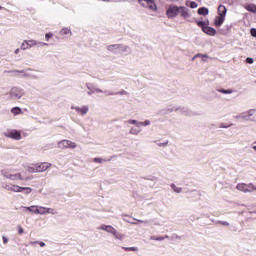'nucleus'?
<instances>
[{"mask_svg": "<svg viewBox=\"0 0 256 256\" xmlns=\"http://www.w3.org/2000/svg\"><path fill=\"white\" fill-rule=\"evenodd\" d=\"M225 23V16L217 15L214 19V27H221Z\"/></svg>", "mask_w": 256, "mask_h": 256, "instance_id": "6ab92c4d", "label": "nucleus"}, {"mask_svg": "<svg viewBox=\"0 0 256 256\" xmlns=\"http://www.w3.org/2000/svg\"><path fill=\"white\" fill-rule=\"evenodd\" d=\"M179 15L187 21L191 17V11L185 6H180Z\"/></svg>", "mask_w": 256, "mask_h": 256, "instance_id": "4468645a", "label": "nucleus"}, {"mask_svg": "<svg viewBox=\"0 0 256 256\" xmlns=\"http://www.w3.org/2000/svg\"><path fill=\"white\" fill-rule=\"evenodd\" d=\"M35 243H38L40 245V247H45V242H30V245H35Z\"/></svg>", "mask_w": 256, "mask_h": 256, "instance_id": "ea45409f", "label": "nucleus"}, {"mask_svg": "<svg viewBox=\"0 0 256 256\" xmlns=\"http://www.w3.org/2000/svg\"><path fill=\"white\" fill-rule=\"evenodd\" d=\"M59 149H77V143L71 140H62L58 142Z\"/></svg>", "mask_w": 256, "mask_h": 256, "instance_id": "1a4fd4ad", "label": "nucleus"}, {"mask_svg": "<svg viewBox=\"0 0 256 256\" xmlns=\"http://www.w3.org/2000/svg\"><path fill=\"white\" fill-rule=\"evenodd\" d=\"M122 53H131V48L129 46H122V50H120Z\"/></svg>", "mask_w": 256, "mask_h": 256, "instance_id": "e433bc0d", "label": "nucleus"}, {"mask_svg": "<svg viewBox=\"0 0 256 256\" xmlns=\"http://www.w3.org/2000/svg\"><path fill=\"white\" fill-rule=\"evenodd\" d=\"M236 189L238 191H242V193H253V191H255V185H253V183H249V184L239 183L236 186Z\"/></svg>", "mask_w": 256, "mask_h": 256, "instance_id": "6e6552de", "label": "nucleus"}, {"mask_svg": "<svg viewBox=\"0 0 256 256\" xmlns=\"http://www.w3.org/2000/svg\"><path fill=\"white\" fill-rule=\"evenodd\" d=\"M60 35L62 37H71V35H73V32L71 31V28L64 27L60 30Z\"/></svg>", "mask_w": 256, "mask_h": 256, "instance_id": "aec40b11", "label": "nucleus"}, {"mask_svg": "<svg viewBox=\"0 0 256 256\" xmlns=\"http://www.w3.org/2000/svg\"><path fill=\"white\" fill-rule=\"evenodd\" d=\"M1 175L9 181H29V177H23V173L21 172L14 173L12 169L2 170Z\"/></svg>", "mask_w": 256, "mask_h": 256, "instance_id": "7ed1b4c3", "label": "nucleus"}, {"mask_svg": "<svg viewBox=\"0 0 256 256\" xmlns=\"http://www.w3.org/2000/svg\"><path fill=\"white\" fill-rule=\"evenodd\" d=\"M20 49L19 48H17L15 51H14V53L16 54V55H19V53H20Z\"/></svg>", "mask_w": 256, "mask_h": 256, "instance_id": "8fccbe9b", "label": "nucleus"}, {"mask_svg": "<svg viewBox=\"0 0 256 256\" xmlns=\"http://www.w3.org/2000/svg\"><path fill=\"white\" fill-rule=\"evenodd\" d=\"M94 163H105V159H103V158H94Z\"/></svg>", "mask_w": 256, "mask_h": 256, "instance_id": "4c0bfd02", "label": "nucleus"}, {"mask_svg": "<svg viewBox=\"0 0 256 256\" xmlns=\"http://www.w3.org/2000/svg\"><path fill=\"white\" fill-rule=\"evenodd\" d=\"M180 6L170 5L166 11V15L169 18L177 17L179 15Z\"/></svg>", "mask_w": 256, "mask_h": 256, "instance_id": "f8f14e48", "label": "nucleus"}, {"mask_svg": "<svg viewBox=\"0 0 256 256\" xmlns=\"http://www.w3.org/2000/svg\"><path fill=\"white\" fill-rule=\"evenodd\" d=\"M51 37H53V33H47V34L45 35L46 41H49V39H51Z\"/></svg>", "mask_w": 256, "mask_h": 256, "instance_id": "c03bdc74", "label": "nucleus"}, {"mask_svg": "<svg viewBox=\"0 0 256 256\" xmlns=\"http://www.w3.org/2000/svg\"><path fill=\"white\" fill-rule=\"evenodd\" d=\"M196 24L198 25V27H201L202 31L204 27H207L209 25V20H196Z\"/></svg>", "mask_w": 256, "mask_h": 256, "instance_id": "5701e85b", "label": "nucleus"}, {"mask_svg": "<svg viewBox=\"0 0 256 256\" xmlns=\"http://www.w3.org/2000/svg\"><path fill=\"white\" fill-rule=\"evenodd\" d=\"M26 171H27L28 173H31V174L37 173V166H36V163H32V164L27 165V166H26Z\"/></svg>", "mask_w": 256, "mask_h": 256, "instance_id": "4be33fe9", "label": "nucleus"}, {"mask_svg": "<svg viewBox=\"0 0 256 256\" xmlns=\"http://www.w3.org/2000/svg\"><path fill=\"white\" fill-rule=\"evenodd\" d=\"M4 245H7L9 243V238L6 236H2Z\"/></svg>", "mask_w": 256, "mask_h": 256, "instance_id": "37998d69", "label": "nucleus"}, {"mask_svg": "<svg viewBox=\"0 0 256 256\" xmlns=\"http://www.w3.org/2000/svg\"><path fill=\"white\" fill-rule=\"evenodd\" d=\"M139 223H143V221H142V220H139Z\"/></svg>", "mask_w": 256, "mask_h": 256, "instance_id": "6e6d98bb", "label": "nucleus"}, {"mask_svg": "<svg viewBox=\"0 0 256 256\" xmlns=\"http://www.w3.org/2000/svg\"><path fill=\"white\" fill-rule=\"evenodd\" d=\"M130 135H139V133H141V130L135 127L130 128L129 131Z\"/></svg>", "mask_w": 256, "mask_h": 256, "instance_id": "72a5a7b5", "label": "nucleus"}, {"mask_svg": "<svg viewBox=\"0 0 256 256\" xmlns=\"http://www.w3.org/2000/svg\"><path fill=\"white\" fill-rule=\"evenodd\" d=\"M168 143H169V142H165V143H163L162 145H163L164 147H167Z\"/></svg>", "mask_w": 256, "mask_h": 256, "instance_id": "864d4df0", "label": "nucleus"}, {"mask_svg": "<svg viewBox=\"0 0 256 256\" xmlns=\"http://www.w3.org/2000/svg\"><path fill=\"white\" fill-rule=\"evenodd\" d=\"M252 149H253V151H255V153H256V145H255V144L252 145Z\"/></svg>", "mask_w": 256, "mask_h": 256, "instance_id": "3c124183", "label": "nucleus"}, {"mask_svg": "<svg viewBox=\"0 0 256 256\" xmlns=\"http://www.w3.org/2000/svg\"><path fill=\"white\" fill-rule=\"evenodd\" d=\"M236 119H242L241 114L237 115Z\"/></svg>", "mask_w": 256, "mask_h": 256, "instance_id": "603ef678", "label": "nucleus"}, {"mask_svg": "<svg viewBox=\"0 0 256 256\" xmlns=\"http://www.w3.org/2000/svg\"><path fill=\"white\" fill-rule=\"evenodd\" d=\"M142 7H146V9H151L152 11L157 10V4H155V0H138Z\"/></svg>", "mask_w": 256, "mask_h": 256, "instance_id": "9b49d317", "label": "nucleus"}, {"mask_svg": "<svg viewBox=\"0 0 256 256\" xmlns=\"http://www.w3.org/2000/svg\"><path fill=\"white\" fill-rule=\"evenodd\" d=\"M100 231H106V233H111L113 235L114 239H117L118 241H123L125 239V234L118 232L113 226L111 225H101L99 227Z\"/></svg>", "mask_w": 256, "mask_h": 256, "instance_id": "20e7f679", "label": "nucleus"}, {"mask_svg": "<svg viewBox=\"0 0 256 256\" xmlns=\"http://www.w3.org/2000/svg\"><path fill=\"white\" fill-rule=\"evenodd\" d=\"M241 117L244 119V121H250L249 111L241 113Z\"/></svg>", "mask_w": 256, "mask_h": 256, "instance_id": "f704fd0d", "label": "nucleus"}, {"mask_svg": "<svg viewBox=\"0 0 256 256\" xmlns=\"http://www.w3.org/2000/svg\"><path fill=\"white\" fill-rule=\"evenodd\" d=\"M217 91H218V93H223V95H231V94H233V89H228V90L218 89Z\"/></svg>", "mask_w": 256, "mask_h": 256, "instance_id": "7c9ffc66", "label": "nucleus"}, {"mask_svg": "<svg viewBox=\"0 0 256 256\" xmlns=\"http://www.w3.org/2000/svg\"><path fill=\"white\" fill-rule=\"evenodd\" d=\"M151 241H165V239H169V236H160V237H155V236H151L150 237Z\"/></svg>", "mask_w": 256, "mask_h": 256, "instance_id": "cd10ccee", "label": "nucleus"}, {"mask_svg": "<svg viewBox=\"0 0 256 256\" xmlns=\"http://www.w3.org/2000/svg\"><path fill=\"white\" fill-rule=\"evenodd\" d=\"M203 33H205L206 35H209L210 37H215V35H217V30H215V28L210 27L209 25L203 28Z\"/></svg>", "mask_w": 256, "mask_h": 256, "instance_id": "f3484780", "label": "nucleus"}, {"mask_svg": "<svg viewBox=\"0 0 256 256\" xmlns=\"http://www.w3.org/2000/svg\"><path fill=\"white\" fill-rule=\"evenodd\" d=\"M50 167L51 163L49 162H38L36 163V173H45Z\"/></svg>", "mask_w": 256, "mask_h": 256, "instance_id": "ddd939ff", "label": "nucleus"}, {"mask_svg": "<svg viewBox=\"0 0 256 256\" xmlns=\"http://www.w3.org/2000/svg\"><path fill=\"white\" fill-rule=\"evenodd\" d=\"M186 6L189 7L190 9H197V7H199V5L196 2H190V1L186 2Z\"/></svg>", "mask_w": 256, "mask_h": 256, "instance_id": "c85d7f7f", "label": "nucleus"}, {"mask_svg": "<svg viewBox=\"0 0 256 256\" xmlns=\"http://www.w3.org/2000/svg\"><path fill=\"white\" fill-rule=\"evenodd\" d=\"M198 15H209V9L202 7L198 9Z\"/></svg>", "mask_w": 256, "mask_h": 256, "instance_id": "bb28decb", "label": "nucleus"}, {"mask_svg": "<svg viewBox=\"0 0 256 256\" xmlns=\"http://www.w3.org/2000/svg\"><path fill=\"white\" fill-rule=\"evenodd\" d=\"M128 125H135V127H141V122L134 120V119H129L127 121Z\"/></svg>", "mask_w": 256, "mask_h": 256, "instance_id": "a878e982", "label": "nucleus"}, {"mask_svg": "<svg viewBox=\"0 0 256 256\" xmlns=\"http://www.w3.org/2000/svg\"><path fill=\"white\" fill-rule=\"evenodd\" d=\"M114 95H127V91L122 90V91H120L118 93H114Z\"/></svg>", "mask_w": 256, "mask_h": 256, "instance_id": "a18cd8bd", "label": "nucleus"}, {"mask_svg": "<svg viewBox=\"0 0 256 256\" xmlns=\"http://www.w3.org/2000/svg\"><path fill=\"white\" fill-rule=\"evenodd\" d=\"M171 189L174 191V193H183V188L177 187V185L172 184Z\"/></svg>", "mask_w": 256, "mask_h": 256, "instance_id": "2f4dec72", "label": "nucleus"}, {"mask_svg": "<svg viewBox=\"0 0 256 256\" xmlns=\"http://www.w3.org/2000/svg\"><path fill=\"white\" fill-rule=\"evenodd\" d=\"M20 47H21L22 51H27V49H31L29 47V42H27V40H24Z\"/></svg>", "mask_w": 256, "mask_h": 256, "instance_id": "473e14b6", "label": "nucleus"}, {"mask_svg": "<svg viewBox=\"0 0 256 256\" xmlns=\"http://www.w3.org/2000/svg\"><path fill=\"white\" fill-rule=\"evenodd\" d=\"M24 96L25 90L23 88L12 87L9 91V97L14 101H19V99H22Z\"/></svg>", "mask_w": 256, "mask_h": 256, "instance_id": "39448f33", "label": "nucleus"}, {"mask_svg": "<svg viewBox=\"0 0 256 256\" xmlns=\"http://www.w3.org/2000/svg\"><path fill=\"white\" fill-rule=\"evenodd\" d=\"M248 117H250V121H256V109L249 110Z\"/></svg>", "mask_w": 256, "mask_h": 256, "instance_id": "b1692460", "label": "nucleus"}, {"mask_svg": "<svg viewBox=\"0 0 256 256\" xmlns=\"http://www.w3.org/2000/svg\"><path fill=\"white\" fill-rule=\"evenodd\" d=\"M247 11H250V13H256V5L255 4H250L245 7Z\"/></svg>", "mask_w": 256, "mask_h": 256, "instance_id": "c756f323", "label": "nucleus"}, {"mask_svg": "<svg viewBox=\"0 0 256 256\" xmlns=\"http://www.w3.org/2000/svg\"><path fill=\"white\" fill-rule=\"evenodd\" d=\"M220 225H223L224 227H229V222L227 221H219Z\"/></svg>", "mask_w": 256, "mask_h": 256, "instance_id": "79ce46f5", "label": "nucleus"}, {"mask_svg": "<svg viewBox=\"0 0 256 256\" xmlns=\"http://www.w3.org/2000/svg\"><path fill=\"white\" fill-rule=\"evenodd\" d=\"M26 41L28 42V47H30V49H33V47H37V45H40L41 47L47 46V43L39 42L34 39H30V40H26Z\"/></svg>", "mask_w": 256, "mask_h": 256, "instance_id": "dca6fc26", "label": "nucleus"}, {"mask_svg": "<svg viewBox=\"0 0 256 256\" xmlns=\"http://www.w3.org/2000/svg\"><path fill=\"white\" fill-rule=\"evenodd\" d=\"M121 50H123V45L120 44L108 46V51H112V53H121Z\"/></svg>", "mask_w": 256, "mask_h": 256, "instance_id": "a211bd4d", "label": "nucleus"}, {"mask_svg": "<svg viewBox=\"0 0 256 256\" xmlns=\"http://www.w3.org/2000/svg\"><path fill=\"white\" fill-rule=\"evenodd\" d=\"M171 1H173V2H177V1H179V0H171Z\"/></svg>", "mask_w": 256, "mask_h": 256, "instance_id": "5fc2aeb1", "label": "nucleus"}, {"mask_svg": "<svg viewBox=\"0 0 256 256\" xmlns=\"http://www.w3.org/2000/svg\"><path fill=\"white\" fill-rule=\"evenodd\" d=\"M4 137H7L8 139H13L14 141H21L23 139V136H21V131L16 129L4 132Z\"/></svg>", "mask_w": 256, "mask_h": 256, "instance_id": "0eeeda50", "label": "nucleus"}, {"mask_svg": "<svg viewBox=\"0 0 256 256\" xmlns=\"http://www.w3.org/2000/svg\"><path fill=\"white\" fill-rule=\"evenodd\" d=\"M217 15L227 17V7H225L224 5H219Z\"/></svg>", "mask_w": 256, "mask_h": 256, "instance_id": "412c9836", "label": "nucleus"}, {"mask_svg": "<svg viewBox=\"0 0 256 256\" xmlns=\"http://www.w3.org/2000/svg\"><path fill=\"white\" fill-rule=\"evenodd\" d=\"M196 57H201V59H205V58H207L208 56H207V54H196V55L194 56V59H196Z\"/></svg>", "mask_w": 256, "mask_h": 256, "instance_id": "58836bf2", "label": "nucleus"}, {"mask_svg": "<svg viewBox=\"0 0 256 256\" xmlns=\"http://www.w3.org/2000/svg\"><path fill=\"white\" fill-rule=\"evenodd\" d=\"M125 251H137V247H125Z\"/></svg>", "mask_w": 256, "mask_h": 256, "instance_id": "a19ab883", "label": "nucleus"}, {"mask_svg": "<svg viewBox=\"0 0 256 256\" xmlns=\"http://www.w3.org/2000/svg\"><path fill=\"white\" fill-rule=\"evenodd\" d=\"M246 62L249 63L250 65H252V63H253V58H247V59H246Z\"/></svg>", "mask_w": 256, "mask_h": 256, "instance_id": "09e8293b", "label": "nucleus"}, {"mask_svg": "<svg viewBox=\"0 0 256 256\" xmlns=\"http://www.w3.org/2000/svg\"><path fill=\"white\" fill-rule=\"evenodd\" d=\"M11 113L12 115H21V113H23V110H21V108L19 107H13L11 109Z\"/></svg>", "mask_w": 256, "mask_h": 256, "instance_id": "393cba45", "label": "nucleus"}, {"mask_svg": "<svg viewBox=\"0 0 256 256\" xmlns=\"http://www.w3.org/2000/svg\"><path fill=\"white\" fill-rule=\"evenodd\" d=\"M18 233H19V235H23V233H24L23 227L18 226Z\"/></svg>", "mask_w": 256, "mask_h": 256, "instance_id": "49530a36", "label": "nucleus"}, {"mask_svg": "<svg viewBox=\"0 0 256 256\" xmlns=\"http://www.w3.org/2000/svg\"><path fill=\"white\" fill-rule=\"evenodd\" d=\"M71 109L76 111L77 115H80V117H85V115L89 113V105L71 106Z\"/></svg>", "mask_w": 256, "mask_h": 256, "instance_id": "9d476101", "label": "nucleus"}, {"mask_svg": "<svg viewBox=\"0 0 256 256\" xmlns=\"http://www.w3.org/2000/svg\"><path fill=\"white\" fill-rule=\"evenodd\" d=\"M26 211L33 213L34 215H57V210L54 208H47L39 205H32L30 207H23Z\"/></svg>", "mask_w": 256, "mask_h": 256, "instance_id": "f03ea898", "label": "nucleus"}, {"mask_svg": "<svg viewBox=\"0 0 256 256\" xmlns=\"http://www.w3.org/2000/svg\"><path fill=\"white\" fill-rule=\"evenodd\" d=\"M2 189H4L5 191H10L11 193H25V195L33 193V188L19 186L11 182L2 183Z\"/></svg>", "mask_w": 256, "mask_h": 256, "instance_id": "f257e3e1", "label": "nucleus"}, {"mask_svg": "<svg viewBox=\"0 0 256 256\" xmlns=\"http://www.w3.org/2000/svg\"><path fill=\"white\" fill-rule=\"evenodd\" d=\"M254 191H256V187L254 186Z\"/></svg>", "mask_w": 256, "mask_h": 256, "instance_id": "4d7b16f0", "label": "nucleus"}, {"mask_svg": "<svg viewBox=\"0 0 256 256\" xmlns=\"http://www.w3.org/2000/svg\"><path fill=\"white\" fill-rule=\"evenodd\" d=\"M86 89H88L87 94L88 95H99V93H103V95H105V97H109L111 95H115V92H111V91H103L101 90V88H92L91 84H86Z\"/></svg>", "mask_w": 256, "mask_h": 256, "instance_id": "423d86ee", "label": "nucleus"}, {"mask_svg": "<svg viewBox=\"0 0 256 256\" xmlns=\"http://www.w3.org/2000/svg\"><path fill=\"white\" fill-rule=\"evenodd\" d=\"M251 35H252V37H256V29L255 28L251 29Z\"/></svg>", "mask_w": 256, "mask_h": 256, "instance_id": "de8ad7c7", "label": "nucleus"}, {"mask_svg": "<svg viewBox=\"0 0 256 256\" xmlns=\"http://www.w3.org/2000/svg\"><path fill=\"white\" fill-rule=\"evenodd\" d=\"M17 73H21L23 77H27L28 79H39V76L33 74V72H31V69L17 71Z\"/></svg>", "mask_w": 256, "mask_h": 256, "instance_id": "2eb2a0df", "label": "nucleus"}, {"mask_svg": "<svg viewBox=\"0 0 256 256\" xmlns=\"http://www.w3.org/2000/svg\"><path fill=\"white\" fill-rule=\"evenodd\" d=\"M151 125V120H144L140 122V127H149Z\"/></svg>", "mask_w": 256, "mask_h": 256, "instance_id": "c9c22d12", "label": "nucleus"}]
</instances>
